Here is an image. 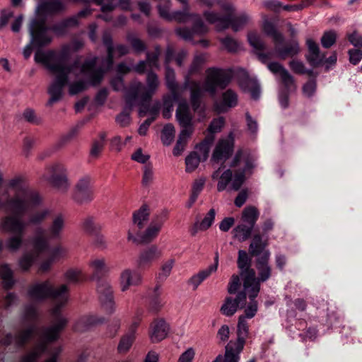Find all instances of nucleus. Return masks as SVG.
Listing matches in <instances>:
<instances>
[{"instance_id": "1", "label": "nucleus", "mask_w": 362, "mask_h": 362, "mask_svg": "<svg viewBox=\"0 0 362 362\" xmlns=\"http://www.w3.org/2000/svg\"><path fill=\"white\" fill-rule=\"evenodd\" d=\"M70 54L67 47L57 52L50 49L46 52L37 50L35 54V62L43 64L51 73L55 75L53 81L48 87L50 95L47 106H52L59 101L63 96L64 88L69 83V75L73 66L68 64Z\"/></svg>"}, {"instance_id": "2", "label": "nucleus", "mask_w": 362, "mask_h": 362, "mask_svg": "<svg viewBox=\"0 0 362 362\" xmlns=\"http://www.w3.org/2000/svg\"><path fill=\"white\" fill-rule=\"evenodd\" d=\"M93 269L92 279L97 281V293L102 308L107 314H112L115 310V303L112 286L105 276L107 268L104 259H95L90 263Z\"/></svg>"}, {"instance_id": "3", "label": "nucleus", "mask_w": 362, "mask_h": 362, "mask_svg": "<svg viewBox=\"0 0 362 362\" xmlns=\"http://www.w3.org/2000/svg\"><path fill=\"white\" fill-rule=\"evenodd\" d=\"M68 291V286L65 284L62 285L59 288H56L49 280H46L31 285L28 288V294L30 298L39 302L49 298L59 300L60 303L57 308H59L60 310L67 302L66 295Z\"/></svg>"}, {"instance_id": "4", "label": "nucleus", "mask_w": 362, "mask_h": 362, "mask_svg": "<svg viewBox=\"0 0 362 362\" xmlns=\"http://www.w3.org/2000/svg\"><path fill=\"white\" fill-rule=\"evenodd\" d=\"M238 339L235 341H230L225 347V354H219L212 362H239L240 353L245 344V338L249 334V326L245 316H240L238 322Z\"/></svg>"}, {"instance_id": "5", "label": "nucleus", "mask_w": 362, "mask_h": 362, "mask_svg": "<svg viewBox=\"0 0 362 362\" xmlns=\"http://www.w3.org/2000/svg\"><path fill=\"white\" fill-rule=\"evenodd\" d=\"M21 195L22 197L16 196L7 201L8 208L14 214L23 216L30 208L37 206L41 204V197L34 189H23Z\"/></svg>"}, {"instance_id": "6", "label": "nucleus", "mask_w": 362, "mask_h": 362, "mask_svg": "<svg viewBox=\"0 0 362 362\" xmlns=\"http://www.w3.org/2000/svg\"><path fill=\"white\" fill-rule=\"evenodd\" d=\"M207 77L204 83L205 90L214 95L217 89H225L231 82L233 74L231 69H223L211 67L206 70Z\"/></svg>"}, {"instance_id": "7", "label": "nucleus", "mask_w": 362, "mask_h": 362, "mask_svg": "<svg viewBox=\"0 0 362 362\" xmlns=\"http://www.w3.org/2000/svg\"><path fill=\"white\" fill-rule=\"evenodd\" d=\"M28 31L30 35L31 44L35 48H42L49 45L52 37L49 35V26L47 24L45 17H35L30 21Z\"/></svg>"}, {"instance_id": "8", "label": "nucleus", "mask_w": 362, "mask_h": 362, "mask_svg": "<svg viewBox=\"0 0 362 362\" xmlns=\"http://www.w3.org/2000/svg\"><path fill=\"white\" fill-rule=\"evenodd\" d=\"M93 188L91 178L85 175L75 185L73 199L78 204H83L90 202L93 199Z\"/></svg>"}, {"instance_id": "9", "label": "nucleus", "mask_w": 362, "mask_h": 362, "mask_svg": "<svg viewBox=\"0 0 362 362\" xmlns=\"http://www.w3.org/2000/svg\"><path fill=\"white\" fill-rule=\"evenodd\" d=\"M235 77L240 88L243 91L250 93L251 98L257 100L260 96V86L254 78H251L244 69L240 68L235 74Z\"/></svg>"}, {"instance_id": "10", "label": "nucleus", "mask_w": 362, "mask_h": 362, "mask_svg": "<svg viewBox=\"0 0 362 362\" xmlns=\"http://www.w3.org/2000/svg\"><path fill=\"white\" fill-rule=\"evenodd\" d=\"M97 59L86 60L81 66V71L88 75V83L94 87L98 86L104 79L107 70L103 67H96Z\"/></svg>"}, {"instance_id": "11", "label": "nucleus", "mask_w": 362, "mask_h": 362, "mask_svg": "<svg viewBox=\"0 0 362 362\" xmlns=\"http://www.w3.org/2000/svg\"><path fill=\"white\" fill-rule=\"evenodd\" d=\"M54 315L56 316L57 323L51 327L44 329L42 337L45 343H51L57 341L61 332L66 327L67 320L61 315L59 308L54 310Z\"/></svg>"}, {"instance_id": "12", "label": "nucleus", "mask_w": 362, "mask_h": 362, "mask_svg": "<svg viewBox=\"0 0 362 362\" xmlns=\"http://www.w3.org/2000/svg\"><path fill=\"white\" fill-rule=\"evenodd\" d=\"M82 228L86 233L93 238L96 247L102 249L105 247V240L100 234L101 226L95 221L94 217L88 216L84 219Z\"/></svg>"}, {"instance_id": "13", "label": "nucleus", "mask_w": 362, "mask_h": 362, "mask_svg": "<svg viewBox=\"0 0 362 362\" xmlns=\"http://www.w3.org/2000/svg\"><path fill=\"white\" fill-rule=\"evenodd\" d=\"M246 305V293L241 291L237 293L236 297L233 299L232 297H226L224 303L221 308L222 314L230 317L235 314L238 308H243Z\"/></svg>"}, {"instance_id": "14", "label": "nucleus", "mask_w": 362, "mask_h": 362, "mask_svg": "<svg viewBox=\"0 0 362 362\" xmlns=\"http://www.w3.org/2000/svg\"><path fill=\"white\" fill-rule=\"evenodd\" d=\"M13 216H8L2 219L1 223V228L6 232L13 235L19 234L24 235L26 225L21 218L22 216L13 214Z\"/></svg>"}, {"instance_id": "15", "label": "nucleus", "mask_w": 362, "mask_h": 362, "mask_svg": "<svg viewBox=\"0 0 362 362\" xmlns=\"http://www.w3.org/2000/svg\"><path fill=\"white\" fill-rule=\"evenodd\" d=\"M233 141L225 139H220L213 151L211 160L216 163L221 160L226 161L233 155Z\"/></svg>"}, {"instance_id": "16", "label": "nucleus", "mask_w": 362, "mask_h": 362, "mask_svg": "<svg viewBox=\"0 0 362 362\" xmlns=\"http://www.w3.org/2000/svg\"><path fill=\"white\" fill-rule=\"evenodd\" d=\"M169 325L163 318L154 320L150 326L149 335L153 343L163 340L168 334Z\"/></svg>"}, {"instance_id": "17", "label": "nucleus", "mask_w": 362, "mask_h": 362, "mask_svg": "<svg viewBox=\"0 0 362 362\" xmlns=\"http://www.w3.org/2000/svg\"><path fill=\"white\" fill-rule=\"evenodd\" d=\"M64 9V4L59 0H45L37 7V17H45L47 21L48 15L55 14Z\"/></svg>"}, {"instance_id": "18", "label": "nucleus", "mask_w": 362, "mask_h": 362, "mask_svg": "<svg viewBox=\"0 0 362 362\" xmlns=\"http://www.w3.org/2000/svg\"><path fill=\"white\" fill-rule=\"evenodd\" d=\"M271 252L267 250L256 259V268L258 271V281H267L272 276V267L269 265Z\"/></svg>"}, {"instance_id": "19", "label": "nucleus", "mask_w": 362, "mask_h": 362, "mask_svg": "<svg viewBox=\"0 0 362 362\" xmlns=\"http://www.w3.org/2000/svg\"><path fill=\"white\" fill-rule=\"evenodd\" d=\"M306 45L308 49V54L305 57L309 64L313 68L322 65L325 54H321L318 44L313 39H308Z\"/></svg>"}, {"instance_id": "20", "label": "nucleus", "mask_w": 362, "mask_h": 362, "mask_svg": "<svg viewBox=\"0 0 362 362\" xmlns=\"http://www.w3.org/2000/svg\"><path fill=\"white\" fill-rule=\"evenodd\" d=\"M263 235L259 230H255L248 250L251 257H259L268 250H266V247L268 246L267 238L265 240H263Z\"/></svg>"}, {"instance_id": "21", "label": "nucleus", "mask_w": 362, "mask_h": 362, "mask_svg": "<svg viewBox=\"0 0 362 362\" xmlns=\"http://www.w3.org/2000/svg\"><path fill=\"white\" fill-rule=\"evenodd\" d=\"M49 182L56 188L66 189L68 186L66 169L64 165L57 163L52 167Z\"/></svg>"}, {"instance_id": "22", "label": "nucleus", "mask_w": 362, "mask_h": 362, "mask_svg": "<svg viewBox=\"0 0 362 362\" xmlns=\"http://www.w3.org/2000/svg\"><path fill=\"white\" fill-rule=\"evenodd\" d=\"M159 230H158L154 226L149 225V226L146 228L145 232L142 234L139 231L136 233V235H134L129 230L128 232V240H132L134 243L137 244H146L151 243L155 238L157 237L159 233Z\"/></svg>"}, {"instance_id": "23", "label": "nucleus", "mask_w": 362, "mask_h": 362, "mask_svg": "<svg viewBox=\"0 0 362 362\" xmlns=\"http://www.w3.org/2000/svg\"><path fill=\"white\" fill-rule=\"evenodd\" d=\"M238 104V95L232 89H228L222 94L221 101L216 104V110L220 113L226 112Z\"/></svg>"}, {"instance_id": "24", "label": "nucleus", "mask_w": 362, "mask_h": 362, "mask_svg": "<svg viewBox=\"0 0 362 362\" xmlns=\"http://www.w3.org/2000/svg\"><path fill=\"white\" fill-rule=\"evenodd\" d=\"M275 44V52L281 59L293 57L300 52L299 44L296 40H292L289 44Z\"/></svg>"}, {"instance_id": "25", "label": "nucleus", "mask_w": 362, "mask_h": 362, "mask_svg": "<svg viewBox=\"0 0 362 362\" xmlns=\"http://www.w3.org/2000/svg\"><path fill=\"white\" fill-rule=\"evenodd\" d=\"M104 321L105 318L103 317H98L94 315L83 316L76 323L74 330L81 332H86L92 327L103 323Z\"/></svg>"}, {"instance_id": "26", "label": "nucleus", "mask_w": 362, "mask_h": 362, "mask_svg": "<svg viewBox=\"0 0 362 362\" xmlns=\"http://www.w3.org/2000/svg\"><path fill=\"white\" fill-rule=\"evenodd\" d=\"M267 67L273 74H280L281 83L284 86H295L294 78L280 63L272 62L268 64Z\"/></svg>"}, {"instance_id": "27", "label": "nucleus", "mask_w": 362, "mask_h": 362, "mask_svg": "<svg viewBox=\"0 0 362 362\" xmlns=\"http://www.w3.org/2000/svg\"><path fill=\"white\" fill-rule=\"evenodd\" d=\"M138 326L137 322H134L129 327V332L122 337L117 346V351L119 354H125L129 351L135 340V332Z\"/></svg>"}, {"instance_id": "28", "label": "nucleus", "mask_w": 362, "mask_h": 362, "mask_svg": "<svg viewBox=\"0 0 362 362\" xmlns=\"http://www.w3.org/2000/svg\"><path fill=\"white\" fill-rule=\"evenodd\" d=\"M0 278L3 287L6 291L11 290L16 284L14 272L7 263L0 264Z\"/></svg>"}, {"instance_id": "29", "label": "nucleus", "mask_w": 362, "mask_h": 362, "mask_svg": "<svg viewBox=\"0 0 362 362\" xmlns=\"http://www.w3.org/2000/svg\"><path fill=\"white\" fill-rule=\"evenodd\" d=\"M97 5L101 6L100 10L104 13L112 12L117 6L124 11L130 9V0H119L115 4L113 0H93Z\"/></svg>"}, {"instance_id": "30", "label": "nucleus", "mask_w": 362, "mask_h": 362, "mask_svg": "<svg viewBox=\"0 0 362 362\" xmlns=\"http://www.w3.org/2000/svg\"><path fill=\"white\" fill-rule=\"evenodd\" d=\"M175 117L180 125L182 128H188L192 126V116L187 103L184 102L179 103L176 110Z\"/></svg>"}, {"instance_id": "31", "label": "nucleus", "mask_w": 362, "mask_h": 362, "mask_svg": "<svg viewBox=\"0 0 362 362\" xmlns=\"http://www.w3.org/2000/svg\"><path fill=\"white\" fill-rule=\"evenodd\" d=\"M141 280V274L138 272H132L129 269L124 270L120 276L122 291H125L131 285H138Z\"/></svg>"}, {"instance_id": "32", "label": "nucleus", "mask_w": 362, "mask_h": 362, "mask_svg": "<svg viewBox=\"0 0 362 362\" xmlns=\"http://www.w3.org/2000/svg\"><path fill=\"white\" fill-rule=\"evenodd\" d=\"M160 255V252L158 250L157 246L151 245L148 248L144 250L140 255L139 259V267L144 268L149 266L151 262Z\"/></svg>"}, {"instance_id": "33", "label": "nucleus", "mask_w": 362, "mask_h": 362, "mask_svg": "<svg viewBox=\"0 0 362 362\" xmlns=\"http://www.w3.org/2000/svg\"><path fill=\"white\" fill-rule=\"evenodd\" d=\"M37 327L31 325L18 334L15 335V344L16 347L23 349L33 339L36 333Z\"/></svg>"}, {"instance_id": "34", "label": "nucleus", "mask_w": 362, "mask_h": 362, "mask_svg": "<svg viewBox=\"0 0 362 362\" xmlns=\"http://www.w3.org/2000/svg\"><path fill=\"white\" fill-rule=\"evenodd\" d=\"M36 236L33 239V245L37 255L47 251L49 248L48 240L45 235V230L39 228L36 231Z\"/></svg>"}, {"instance_id": "35", "label": "nucleus", "mask_w": 362, "mask_h": 362, "mask_svg": "<svg viewBox=\"0 0 362 362\" xmlns=\"http://www.w3.org/2000/svg\"><path fill=\"white\" fill-rule=\"evenodd\" d=\"M254 228L255 227L243 222L233 228V236L240 242H245L251 238Z\"/></svg>"}, {"instance_id": "36", "label": "nucleus", "mask_w": 362, "mask_h": 362, "mask_svg": "<svg viewBox=\"0 0 362 362\" xmlns=\"http://www.w3.org/2000/svg\"><path fill=\"white\" fill-rule=\"evenodd\" d=\"M259 216L258 209L252 206L245 207L241 216V221L247 224L255 227Z\"/></svg>"}, {"instance_id": "37", "label": "nucleus", "mask_w": 362, "mask_h": 362, "mask_svg": "<svg viewBox=\"0 0 362 362\" xmlns=\"http://www.w3.org/2000/svg\"><path fill=\"white\" fill-rule=\"evenodd\" d=\"M149 214V207L146 204H143L139 210L134 212L133 221L134 224H136L138 230L144 228V221L148 220Z\"/></svg>"}, {"instance_id": "38", "label": "nucleus", "mask_w": 362, "mask_h": 362, "mask_svg": "<svg viewBox=\"0 0 362 362\" xmlns=\"http://www.w3.org/2000/svg\"><path fill=\"white\" fill-rule=\"evenodd\" d=\"M264 32L269 37H272L274 44H284V37L283 35L279 32L275 25L270 21H265L263 25Z\"/></svg>"}, {"instance_id": "39", "label": "nucleus", "mask_w": 362, "mask_h": 362, "mask_svg": "<svg viewBox=\"0 0 362 362\" xmlns=\"http://www.w3.org/2000/svg\"><path fill=\"white\" fill-rule=\"evenodd\" d=\"M250 16L246 13H241L238 15L231 13V29L234 32L242 30L249 22Z\"/></svg>"}, {"instance_id": "40", "label": "nucleus", "mask_w": 362, "mask_h": 362, "mask_svg": "<svg viewBox=\"0 0 362 362\" xmlns=\"http://www.w3.org/2000/svg\"><path fill=\"white\" fill-rule=\"evenodd\" d=\"M245 250H240L238 251L237 264L241 272L252 269L251 268L252 257Z\"/></svg>"}, {"instance_id": "41", "label": "nucleus", "mask_w": 362, "mask_h": 362, "mask_svg": "<svg viewBox=\"0 0 362 362\" xmlns=\"http://www.w3.org/2000/svg\"><path fill=\"white\" fill-rule=\"evenodd\" d=\"M127 40L136 53H142L147 49L146 43L136 37L133 33H128L127 35Z\"/></svg>"}, {"instance_id": "42", "label": "nucleus", "mask_w": 362, "mask_h": 362, "mask_svg": "<svg viewBox=\"0 0 362 362\" xmlns=\"http://www.w3.org/2000/svg\"><path fill=\"white\" fill-rule=\"evenodd\" d=\"M200 162H202V159L198 153L197 151L191 152L185 158L186 172H193L198 167Z\"/></svg>"}, {"instance_id": "43", "label": "nucleus", "mask_w": 362, "mask_h": 362, "mask_svg": "<svg viewBox=\"0 0 362 362\" xmlns=\"http://www.w3.org/2000/svg\"><path fill=\"white\" fill-rule=\"evenodd\" d=\"M139 98V87L131 86L124 96L126 109L132 110L135 102Z\"/></svg>"}, {"instance_id": "44", "label": "nucleus", "mask_w": 362, "mask_h": 362, "mask_svg": "<svg viewBox=\"0 0 362 362\" xmlns=\"http://www.w3.org/2000/svg\"><path fill=\"white\" fill-rule=\"evenodd\" d=\"M175 129L171 123L166 124L161 132V141L163 145L169 146L175 138Z\"/></svg>"}, {"instance_id": "45", "label": "nucleus", "mask_w": 362, "mask_h": 362, "mask_svg": "<svg viewBox=\"0 0 362 362\" xmlns=\"http://www.w3.org/2000/svg\"><path fill=\"white\" fill-rule=\"evenodd\" d=\"M64 226V221L62 215H58L53 221L49 231L51 238H57Z\"/></svg>"}, {"instance_id": "46", "label": "nucleus", "mask_w": 362, "mask_h": 362, "mask_svg": "<svg viewBox=\"0 0 362 362\" xmlns=\"http://www.w3.org/2000/svg\"><path fill=\"white\" fill-rule=\"evenodd\" d=\"M190 86V100L200 99L202 98V89L199 84L194 81H191L189 76H186L185 88H187Z\"/></svg>"}, {"instance_id": "47", "label": "nucleus", "mask_w": 362, "mask_h": 362, "mask_svg": "<svg viewBox=\"0 0 362 362\" xmlns=\"http://www.w3.org/2000/svg\"><path fill=\"white\" fill-rule=\"evenodd\" d=\"M240 276L243 280L244 290H248L252 286L255 285L257 282H259L255 276V272L254 269L243 271L240 272Z\"/></svg>"}, {"instance_id": "48", "label": "nucleus", "mask_w": 362, "mask_h": 362, "mask_svg": "<svg viewBox=\"0 0 362 362\" xmlns=\"http://www.w3.org/2000/svg\"><path fill=\"white\" fill-rule=\"evenodd\" d=\"M220 42L228 52L235 53L240 49V43L238 41L230 35H227L226 37L221 38Z\"/></svg>"}, {"instance_id": "49", "label": "nucleus", "mask_w": 362, "mask_h": 362, "mask_svg": "<svg viewBox=\"0 0 362 362\" xmlns=\"http://www.w3.org/2000/svg\"><path fill=\"white\" fill-rule=\"evenodd\" d=\"M189 7L187 9L183 7L182 11H175L172 12V21L177 23H186L189 19L192 18L193 16H196L194 13H189Z\"/></svg>"}, {"instance_id": "50", "label": "nucleus", "mask_w": 362, "mask_h": 362, "mask_svg": "<svg viewBox=\"0 0 362 362\" xmlns=\"http://www.w3.org/2000/svg\"><path fill=\"white\" fill-rule=\"evenodd\" d=\"M36 259V255L30 252H26L18 260V264L22 270L29 271Z\"/></svg>"}, {"instance_id": "51", "label": "nucleus", "mask_w": 362, "mask_h": 362, "mask_svg": "<svg viewBox=\"0 0 362 362\" xmlns=\"http://www.w3.org/2000/svg\"><path fill=\"white\" fill-rule=\"evenodd\" d=\"M24 235L14 234L8 238L6 243V247L11 251H17L23 244Z\"/></svg>"}, {"instance_id": "52", "label": "nucleus", "mask_w": 362, "mask_h": 362, "mask_svg": "<svg viewBox=\"0 0 362 362\" xmlns=\"http://www.w3.org/2000/svg\"><path fill=\"white\" fill-rule=\"evenodd\" d=\"M196 16H193L194 22L192 24V30L194 34L204 35L208 32V28L204 24V21L201 18L200 16L195 13Z\"/></svg>"}, {"instance_id": "53", "label": "nucleus", "mask_w": 362, "mask_h": 362, "mask_svg": "<svg viewBox=\"0 0 362 362\" xmlns=\"http://www.w3.org/2000/svg\"><path fill=\"white\" fill-rule=\"evenodd\" d=\"M204 62L205 59L203 55H196L189 68L188 75L187 76L189 77L192 75L199 73Z\"/></svg>"}, {"instance_id": "54", "label": "nucleus", "mask_w": 362, "mask_h": 362, "mask_svg": "<svg viewBox=\"0 0 362 362\" xmlns=\"http://www.w3.org/2000/svg\"><path fill=\"white\" fill-rule=\"evenodd\" d=\"M233 177V172L228 169L225 170L221 175L220 180L217 184V190L223 192L226 189L227 185L230 182Z\"/></svg>"}, {"instance_id": "55", "label": "nucleus", "mask_w": 362, "mask_h": 362, "mask_svg": "<svg viewBox=\"0 0 362 362\" xmlns=\"http://www.w3.org/2000/svg\"><path fill=\"white\" fill-rule=\"evenodd\" d=\"M337 40V34L334 30H329L324 33L321 37V44L324 48H330Z\"/></svg>"}, {"instance_id": "56", "label": "nucleus", "mask_w": 362, "mask_h": 362, "mask_svg": "<svg viewBox=\"0 0 362 362\" xmlns=\"http://www.w3.org/2000/svg\"><path fill=\"white\" fill-rule=\"evenodd\" d=\"M153 93L154 91L148 90L141 95L139 103L141 106L140 113H146L148 110Z\"/></svg>"}, {"instance_id": "57", "label": "nucleus", "mask_w": 362, "mask_h": 362, "mask_svg": "<svg viewBox=\"0 0 362 362\" xmlns=\"http://www.w3.org/2000/svg\"><path fill=\"white\" fill-rule=\"evenodd\" d=\"M226 123L225 118L223 117H218L217 118H214L210 122L207 132L209 133L216 134L220 132L223 127H224Z\"/></svg>"}, {"instance_id": "58", "label": "nucleus", "mask_w": 362, "mask_h": 362, "mask_svg": "<svg viewBox=\"0 0 362 362\" xmlns=\"http://www.w3.org/2000/svg\"><path fill=\"white\" fill-rule=\"evenodd\" d=\"M216 28L218 32L224 31L229 28H231V13H226L223 16H220L216 24Z\"/></svg>"}, {"instance_id": "59", "label": "nucleus", "mask_w": 362, "mask_h": 362, "mask_svg": "<svg viewBox=\"0 0 362 362\" xmlns=\"http://www.w3.org/2000/svg\"><path fill=\"white\" fill-rule=\"evenodd\" d=\"M88 84L83 80H78L69 86V92L71 95L78 94L88 89Z\"/></svg>"}, {"instance_id": "60", "label": "nucleus", "mask_w": 362, "mask_h": 362, "mask_svg": "<svg viewBox=\"0 0 362 362\" xmlns=\"http://www.w3.org/2000/svg\"><path fill=\"white\" fill-rule=\"evenodd\" d=\"M250 45L257 51H264L266 48L264 43L256 33H250L247 35Z\"/></svg>"}, {"instance_id": "61", "label": "nucleus", "mask_w": 362, "mask_h": 362, "mask_svg": "<svg viewBox=\"0 0 362 362\" xmlns=\"http://www.w3.org/2000/svg\"><path fill=\"white\" fill-rule=\"evenodd\" d=\"M165 80L167 88H173L178 86L175 80V71L169 66H165Z\"/></svg>"}, {"instance_id": "62", "label": "nucleus", "mask_w": 362, "mask_h": 362, "mask_svg": "<svg viewBox=\"0 0 362 362\" xmlns=\"http://www.w3.org/2000/svg\"><path fill=\"white\" fill-rule=\"evenodd\" d=\"M216 216V211L214 209H211L206 214L204 219L199 223V229L201 230H206L213 224Z\"/></svg>"}, {"instance_id": "63", "label": "nucleus", "mask_w": 362, "mask_h": 362, "mask_svg": "<svg viewBox=\"0 0 362 362\" xmlns=\"http://www.w3.org/2000/svg\"><path fill=\"white\" fill-rule=\"evenodd\" d=\"M23 117L26 122L32 124L39 125L42 122V119L37 117L35 110L31 108H26L24 110Z\"/></svg>"}, {"instance_id": "64", "label": "nucleus", "mask_w": 362, "mask_h": 362, "mask_svg": "<svg viewBox=\"0 0 362 362\" xmlns=\"http://www.w3.org/2000/svg\"><path fill=\"white\" fill-rule=\"evenodd\" d=\"M292 86H293L288 87L284 86V88L279 94V101L283 109L287 108L289 105V95Z\"/></svg>"}]
</instances>
